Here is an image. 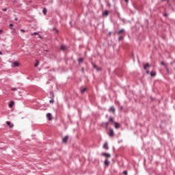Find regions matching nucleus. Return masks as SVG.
Here are the masks:
<instances>
[{
    "mask_svg": "<svg viewBox=\"0 0 175 175\" xmlns=\"http://www.w3.org/2000/svg\"><path fill=\"white\" fill-rule=\"evenodd\" d=\"M109 136H110V137H113L114 136V130H113V129H109Z\"/></svg>",
    "mask_w": 175,
    "mask_h": 175,
    "instance_id": "nucleus-1",
    "label": "nucleus"
},
{
    "mask_svg": "<svg viewBox=\"0 0 175 175\" xmlns=\"http://www.w3.org/2000/svg\"><path fill=\"white\" fill-rule=\"evenodd\" d=\"M12 66L13 68H16V66H20V63H18V62H14V63H12Z\"/></svg>",
    "mask_w": 175,
    "mask_h": 175,
    "instance_id": "nucleus-2",
    "label": "nucleus"
},
{
    "mask_svg": "<svg viewBox=\"0 0 175 175\" xmlns=\"http://www.w3.org/2000/svg\"><path fill=\"white\" fill-rule=\"evenodd\" d=\"M92 66L93 68H94V69H96L97 72H99V70H102V68H98V66H96V64H92Z\"/></svg>",
    "mask_w": 175,
    "mask_h": 175,
    "instance_id": "nucleus-3",
    "label": "nucleus"
},
{
    "mask_svg": "<svg viewBox=\"0 0 175 175\" xmlns=\"http://www.w3.org/2000/svg\"><path fill=\"white\" fill-rule=\"evenodd\" d=\"M46 118L49 121H51L53 120V115H51V113H47Z\"/></svg>",
    "mask_w": 175,
    "mask_h": 175,
    "instance_id": "nucleus-4",
    "label": "nucleus"
},
{
    "mask_svg": "<svg viewBox=\"0 0 175 175\" xmlns=\"http://www.w3.org/2000/svg\"><path fill=\"white\" fill-rule=\"evenodd\" d=\"M109 112L110 113H116V108H114V107H111L110 109H109Z\"/></svg>",
    "mask_w": 175,
    "mask_h": 175,
    "instance_id": "nucleus-5",
    "label": "nucleus"
},
{
    "mask_svg": "<svg viewBox=\"0 0 175 175\" xmlns=\"http://www.w3.org/2000/svg\"><path fill=\"white\" fill-rule=\"evenodd\" d=\"M103 157H106L107 158H110L111 157V154L109 153H103Z\"/></svg>",
    "mask_w": 175,
    "mask_h": 175,
    "instance_id": "nucleus-6",
    "label": "nucleus"
},
{
    "mask_svg": "<svg viewBox=\"0 0 175 175\" xmlns=\"http://www.w3.org/2000/svg\"><path fill=\"white\" fill-rule=\"evenodd\" d=\"M6 124H7V125H8V126H10V128H13V126H14V125L12 124V123H10V122H9V121H7Z\"/></svg>",
    "mask_w": 175,
    "mask_h": 175,
    "instance_id": "nucleus-7",
    "label": "nucleus"
},
{
    "mask_svg": "<svg viewBox=\"0 0 175 175\" xmlns=\"http://www.w3.org/2000/svg\"><path fill=\"white\" fill-rule=\"evenodd\" d=\"M68 139H69V137L66 136V137L63 139V142H64V143H66Z\"/></svg>",
    "mask_w": 175,
    "mask_h": 175,
    "instance_id": "nucleus-8",
    "label": "nucleus"
},
{
    "mask_svg": "<svg viewBox=\"0 0 175 175\" xmlns=\"http://www.w3.org/2000/svg\"><path fill=\"white\" fill-rule=\"evenodd\" d=\"M103 148L105 150H109V146H107V142H105L103 145Z\"/></svg>",
    "mask_w": 175,
    "mask_h": 175,
    "instance_id": "nucleus-9",
    "label": "nucleus"
},
{
    "mask_svg": "<svg viewBox=\"0 0 175 175\" xmlns=\"http://www.w3.org/2000/svg\"><path fill=\"white\" fill-rule=\"evenodd\" d=\"M150 76H151V77H154L157 76V72H150Z\"/></svg>",
    "mask_w": 175,
    "mask_h": 175,
    "instance_id": "nucleus-10",
    "label": "nucleus"
},
{
    "mask_svg": "<svg viewBox=\"0 0 175 175\" xmlns=\"http://www.w3.org/2000/svg\"><path fill=\"white\" fill-rule=\"evenodd\" d=\"M14 106V101H11L9 104V107H13Z\"/></svg>",
    "mask_w": 175,
    "mask_h": 175,
    "instance_id": "nucleus-11",
    "label": "nucleus"
},
{
    "mask_svg": "<svg viewBox=\"0 0 175 175\" xmlns=\"http://www.w3.org/2000/svg\"><path fill=\"white\" fill-rule=\"evenodd\" d=\"M105 166H109L110 165V161H107V159L105 161Z\"/></svg>",
    "mask_w": 175,
    "mask_h": 175,
    "instance_id": "nucleus-12",
    "label": "nucleus"
},
{
    "mask_svg": "<svg viewBox=\"0 0 175 175\" xmlns=\"http://www.w3.org/2000/svg\"><path fill=\"white\" fill-rule=\"evenodd\" d=\"M115 124V128L116 129H118V128H120V124L117 123V122H114Z\"/></svg>",
    "mask_w": 175,
    "mask_h": 175,
    "instance_id": "nucleus-13",
    "label": "nucleus"
},
{
    "mask_svg": "<svg viewBox=\"0 0 175 175\" xmlns=\"http://www.w3.org/2000/svg\"><path fill=\"white\" fill-rule=\"evenodd\" d=\"M147 68H150V64L147 63L144 66V68L146 70V69H147Z\"/></svg>",
    "mask_w": 175,
    "mask_h": 175,
    "instance_id": "nucleus-14",
    "label": "nucleus"
},
{
    "mask_svg": "<svg viewBox=\"0 0 175 175\" xmlns=\"http://www.w3.org/2000/svg\"><path fill=\"white\" fill-rule=\"evenodd\" d=\"M85 91H87V88H83L81 90V94H84V92H85Z\"/></svg>",
    "mask_w": 175,
    "mask_h": 175,
    "instance_id": "nucleus-15",
    "label": "nucleus"
},
{
    "mask_svg": "<svg viewBox=\"0 0 175 175\" xmlns=\"http://www.w3.org/2000/svg\"><path fill=\"white\" fill-rule=\"evenodd\" d=\"M103 16H109V11L105 10V11L103 12Z\"/></svg>",
    "mask_w": 175,
    "mask_h": 175,
    "instance_id": "nucleus-16",
    "label": "nucleus"
},
{
    "mask_svg": "<svg viewBox=\"0 0 175 175\" xmlns=\"http://www.w3.org/2000/svg\"><path fill=\"white\" fill-rule=\"evenodd\" d=\"M61 50H66V46L65 45H62L60 47Z\"/></svg>",
    "mask_w": 175,
    "mask_h": 175,
    "instance_id": "nucleus-17",
    "label": "nucleus"
},
{
    "mask_svg": "<svg viewBox=\"0 0 175 175\" xmlns=\"http://www.w3.org/2000/svg\"><path fill=\"white\" fill-rule=\"evenodd\" d=\"M34 66L36 68H38V66H39V60H36V63L34 64Z\"/></svg>",
    "mask_w": 175,
    "mask_h": 175,
    "instance_id": "nucleus-18",
    "label": "nucleus"
},
{
    "mask_svg": "<svg viewBox=\"0 0 175 175\" xmlns=\"http://www.w3.org/2000/svg\"><path fill=\"white\" fill-rule=\"evenodd\" d=\"M43 14H44V16H46V14H47V9H46V8L43 9Z\"/></svg>",
    "mask_w": 175,
    "mask_h": 175,
    "instance_id": "nucleus-19",
    "label": "nucleus"
},
{
    "mask_svg": "<svg viewBox=\"0 0 175 175\" xmlns=\"http://www.w3.org/2000/svg\"><path fill=\"white\" fill-rule=\"evenodd\" d=\"M124 33V29H122L121 30H120V31H118V34H119V35L121 34V33Z\"/></svg>",
    "mask_w": 175,
    "mask_h": 175,
    "instance_id": "nucleus-20",
    "label": "nucleus"
},
{
    "mask_svg": "<svg viewBox=\"0 0 175 175\" xmlns=\"http://www.w3.org/2000/svg\"><path fill=\"white\" fill-rule=\"evenodd\" d=\"M78 61H79V64L83 62V58H79Z\"/></svg>",
    "mask_w": 175,
    "mask_h": 175,
    "instance_id": "nucleus-21",
    "label": "nucleus"
},
{
    "mask_svg": "<svg viewBox=\"0 0 175 175\" xmlns=\"http://www.w3.org/2000/svg\"><path fill=\"white\" fill-rule=\"evenodd\" d=\"M109 121H110V122H113L114 120L113 119V118H110Z\"/></svg>",
    "mask_w": 175,
    "mask_h": 175,
    "instance_id": "nucleus-22",
    "label": "nucleus"
},
{
    "mask_svg": "<svg viewBox=\"0 0 175 175\" xmlns=\"http://www.w3.org/2000/svg\"><path fill=\"white\" fill-rule=\"evenodd\" d=\"M33 35H39V33H37V32H34V33H31V36H33Z\"/></svg>",
    "mask_w": 175,
    "mask_h": 175,
    "instance_id": "nucleus-23",
    "label": "nucleus"
},
{
    "mask_svg": "<svg viewBox=\"0 0 175 175\" xmlns=\"http://www.w3.org/2000/svg\"><path fill=\"white\" fill-rule=\"evenodd\" d=\"M11 90H12V91H17V88H12Z\"/></svg>",
    "mask_w": 175,
    "mask_h": 175,
    "instance_id": "nucleus-24",
    "label": "nucleus"
},
{
    "mask_svg": "<svg viewBox=\"0 0 175 175\" xmlns=\"http://www.w3.org/2000/svg\"><path fill=\"white\" fill-rule=\"evenodd\" d=\"M123 174H124V175H128V172L124 171V172H123Z\"/></svg>",
    "mask_w": 175,
    "mask_h": 175,
    "instance_id": "nucleus-25",
    "label": "nucleus"
},
{
    "mask_svg": "<svg viewBox=\"0 0 175 175\" xmlns=\"http://www.w3.org/2000/svg\"><path fill=\"white\" fill-rule=\"evenodd\" d=\"M122 39H124V37H122V36L119 37V40H122Z\"/></svg>",
    "mask_w": 175,
    "mask_h": 175,
    "instance_id": "nucleus-26",
    "label": "nucleus"
},
{
    "mask_svg": "<svg viewBox=\"0 0 175 175\" xmlns=\"http://www.w3.org/2000/svg\"><path fill=\"white\" fill-rule=\"evenodd\" d=\"M50 103H54V99H51V100H50Z\"/></svg>",
    "mask_w": 175,
    "mask_h": 175,
    "instance_id": "nucleus-27",
    "label": "nucleus"
},
{
    "mask_svg": "<svg viewBox=\"0 0 175 175\" xmlns=\"http://www.w3.org/2000/svg\"><path fill=\"white\" fill-rule=\"evenodd\" d=\"M161 64L163 65V66H165V62H161Z\"/></svg>",
    "mask_w": 175,
    "mask_h": 175,
    "instance_id": "nucleus-28",
    "label": "nucleus"
},
{
    "mask_svg": "<svg viewBox=\"0 0 175 175\" xmlns=\"http://www.w3.org/2000/svg\"><path fill=\"white\" fill-rule=\"evenodd\" d=\"M21 31H22L24 33L25 32V30L21 29Z\"/></svg>",
    "mask_w": 175,
    "mask_h": 175,
    "instance_id": "nucleus-29",
    "label": "nucleus"
},
{
    "mask_svg": "<svg viewBox=\"0 0 175 175\" xmlns=\"http://www.w3.org/2000/svg\"><path fill=\"white\" fill-rule=\"evenodd\" d=\"M124 1L126 2V3H128V2H129V0H124Z\"/></svg>",
    "mask_w": 175,
    "mask_h": 175,
    "instance_id": "nucleus-30",
    "label": "nucleus"
},
{
    "mask_svg": "<svg viewBox=\"0 0 175 175\" xmlns=\"http://www.w3.org/2000/svg\"><path fill=\"white\" fill-rule=\"evenodd\" d=\"M2 32H3V30L0 29V35H1V33H2Z\"/></svg>",
    "mask_w": 175,
    "mask_h": 175,
    "instance_id": "nucleus-31",
    "label": "nucleus"
},
{
    "mask_svg": "<svg viewBox=\"0 0 175 175\" xmlns=\"http://www.w3.org/2000/svg\"><path fill=\"white\" fill-rule=\"evenodd\" d=\"M163 16H164L165 17H167V14H164Z\"/></svg>",
    "mask_w": 175,
    "mask_h": 175,
    "instance_id": "nucleus-32",
    "label": "nucleus"
},
{
    "mask_svg": "<svg viewBox=\"0 0 175 175\" xmlns=\"http://www.w3.org/2000/svg\"><path fill=\"white\" fill-rule=\"evenodd\" d=\"M10 27H13V24L10 23Z\"/></svg>",
    "mask_w": 175,
    "mask_h": 175,
    "instance_id": "nucleus-33",
    "label": "nucleus"
},
{
    "mask_svg": "<svg viewBox=\"0 0 175 175\" xmlns=\"http://www.w3.org/2000/svg\"><path fill=\"white\" fill-rule=\"evenodd\" d=\"M3 10V12H6L7 10H6V8H4Z\"/></svg>",
    "mask_w": 175,
    "mask_h": 175,
    "instance_id": "nucleus-34",
    "label": "nucleus"
},
{
    "mask_svg": "<svg viewBox=\"0 0 175 175\" xmlns=\"http://www.w3.org/2000/svg\"><path fill=\"white\" fill-rule=\"evenodd\" d=\"M106 125H107H107H109V122H106Z\"/></svg>",
    "mask_w": 175,
    "mask_h": 175,
    "instance_id": "nucleus-35",
    "label": "nucleus"
},
{
    "mask_svg": "<svg viewBox=\"0 0 175 175\" xmlns=\"http://www.w3.org/2000/svg\"><path fill=\"white\" fill-rule=\"evenodd\" d=\"M0 55H2V52L1 51H0Z\"/></svg>",
    "mask_w": 175,
    "mask_h": 175,
    "instance_id": "nucleus-36",
    "label": "nucleus"
},
{
    "mask_svg": "<svg viewBox=\"0 0 175 175\" xmlns=\"http://www.w3.org/2000/svg\"><path fill=\"white\" fill-rule=\"evenodd\" d=\"M146 73L148 75V73H150V71H147Z\"/></svg>",
    "mask_w": 175,
    "mask_h": 175,
    "instance_id": "nucleus-37",
    "label": "nucleus"
},
{
    "mask_svg": "<svg viewBox=\"0 0 175 175\" xmlns=\"http://www.w3.org/2000/svg\"><path fill=\"white\" fill-rule=\"evenodd\" d=\"M83 72H84V68H82Z\"/></svg>",
    "mask_w": 175,
    "mask_h": 175,
    "instance_id": "nucleus-38",
    "label": "nucleus"
},
{
    "mask_svg": "<svg viewBox=\"0 0 175 175\" xmlns=\"http://www.w3.org/2000/svg\"><path fill=\"white\" fill-rule=\"evenodd\" d=\"M39 38H42L40 36H39Z\"/></svg>",
    "mask_w": 175,
    "mask_h": 175,
    "instance_id": "nucleus-39",
    "label": "nucleus"
},
{
    "mask_svg": "<svg viewBox=\"0 0 175 175\" xmlns=\"http://www.w3.org/2000/svg\"><path fill=\"white\" fill-rule=\"evenodd\" d=\"M45 51L48 52L49 51L46 50Z\"/></svg>",
    "mask_w": 175,
    "mask_h": 175,
    "instance_id": "nucleus-40",
    "label": "nucleus"
},
{
    "mask_svg": "<svg viewBox=\"0 0 175 175\" xmlns=\"http://www.w3.org/2000/svg\"><path fill=\"white\" fill-rule=\"evenodd\" d=\"M162 1H165V0H162Z\"/></svg>",
    "mask_w": 175,
    "mask_h": 175,
    "instance_id": "nucleus-41",
    "label": "nucleus"
}]
</instances>
